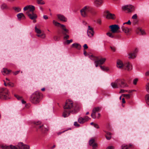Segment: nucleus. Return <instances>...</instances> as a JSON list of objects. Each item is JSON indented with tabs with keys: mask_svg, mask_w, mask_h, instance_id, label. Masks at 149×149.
I'll return each instance as SVG.
<instances>
[{
	"mask_svg": "<svg viewBox=\"0 0 149 149\" xmlns=\"http://www.w3.org/2000/svg\"><path fill=\"white\" fill-rule=\"evenodd\" d=\"M91 146H92L93 148V149H95L97 146V144L96 143H94Z\"/></svg>",
	"mask_w": 149,
	"mask_h": 149,
	"instance_id": "37998d69",
	"label": "nucleus"
},
{
	"mask_svg": "<svg viewBox=\"0 0 149 149\" xmlns=\"http://www.w3.org/2000/svg\"><path fill=\"white\" fill-rule=\"evenodd\" d=\"M95 114L96 113H95L94 112L92 111V113L91 114V116L92 118L95 119L96 118Z\"/></svg>",
	"mask_w": 149,
	"mask_h": 149,
	"instance_id": "58836bf2",
	"label": "nucleus"
},
{
	"mask_svg": "<svg viewBox=\"0 0 149 149\" xmlns=\"http://www.w3.org/2000/svg\"><path fill=\"white\" fill-rule=\"evenodd\" d=\"M43 97V94L40 93L38 92V102L39 100H41Z\"/></svg>",
	"mask_w": 149,
	"mask_h": 149,
	"instance_id": "7c9ffc66",
	"label": "nucleus"
},
{
	"mask_svg": "<svg viewBox=\"0 0 149 149\" xmlns=\"http://www.w3.org/2000/svg\"><path fill=\"white\" fill-rule=\"evenodd\" d=\"M8 8L7 5L5 3H3L1 6V8L2 9H7Z\"/></svg>",
	"mask_w": 149,
	"mask_h": 149,
	"instance_id": "473e14b6",
	"label": "nucleus"
},
{
	"mask_svg": "<svg viewBox=\"0 0 149 149\" xmlns=\"http://www.w3.org/2000/svg\"><path fill=\"white\" fill-rule=\"evenodd\" d=\"M72 47H74L78 49H80L81 48V46L80 45L77 43H74L72 45Z\"/></svg>",
	"mask_w": 149,
	"mask_h": 149,
	"instance_id": "b1692460",
	"label": "nucleus"
},
{
	"mask_svg": "<svg viewBox=\"0 0 149 149\" xmlns=\"http://www.w3.org/2000/svg\"><path fill=\"white\" fill-rule=\"evenodd\" d=\"M54 24L57 27H61L63 31H62V33L64 35H66L67 33H69V30L67 29L65 26L63 24H61L59 23L54 20L53 21Z\"/></svg>",
	"mask_w": 149,
	"mask_h": 149,
	"instance_id": "6e6552de",
	"label": "nucleus"
},
{
	"mask_svg": "<svg viewBox=\"0 0 149 149\" xmlns=\"http://www.w3.org/2000/svg\"><path fill=\"white\" fill-rule=\"evenodd\" d=\"M11 71L8 70L6 68H3L2 72L3 75L7 74H9L10 72Z\"/></svg>",
	"mask_w": 149,
	"mask_h": 149,
	"instance_id": "393cba45",
	"label": "nucleus"
},
{
	"mask_svg": "<svg viewBox=\"0 0 149 149\" xmlns=\"http://www.w3.org/2000/svg\"><path fill=\"white\" fill-rule=\"evenodd\" d=\"M131 145H130L129 146H128L126 144H123L122 146H121V149H129V148H130Z\"/></svg>",
	"mask_w": 149,
	"mask_h": 149,
	"instance_id": "cd10ccee",
	"label": "nucleus"
},
{
	"mask_svg": "<svg viewBox=\"0 0 149 149\" xmlns=\"http://www.w3.org/2000/svg\"><path fill=\"white\" fill-rule=\"evenodd\" d=\"M138 79H134L133 81V84L134 85H136L137 84V82L138 81Z\"/></svg>",
	"mask_w": 149,
	"mask_h": 149,
	"instance_id": "8fccbe9b",
	"label": "nucleus"
},
{
	"mask_svg": "<svg viewBox=\"0 0 149 149\" xmlns=\"http://www.w3.org/2000/svg\"><path fill=\"white\" fill-rule=\"evenodd\" d=\"M121 28L123 31L125 33L128 34L129 32V29L127 27L125 26H124L123 25L121 27Z\"/></svg>",
	"mask_w": 149,
	"mask_h": 149,
	"instance_id": "4be33fe9",
	"label": "nucleus"
},
{
	"mask_svg": "<svg viewBox=\"0 0 149 149\" xmlns=\"http://www.w3.org/2000/svg\"><path fill=\"white\" fill-rule=\"evenodd\" d=\"M89 119L88 116H85L84 118L80 117L78 120V121L80 124H83L85 122L88 120Z\"/></svg>",
	"mask_w": 149,
	"mask_h": 149,
	"instance_id": "2eb2a0df",
	"label": "nucleus"
},
{
	"mask_svg": "<svg viewBox=\"0 0 149 149\" xmlns=\"http://www.w3.org/2000/svg\"><path fill=\"white\" fill-rule=\"evenodd\" d=\"M136 33L139 35H143L146 34L144 30L139 28H138L136 30Z\"/></svg>",
	"mask_w": 149,
	"mask_h": 149,
	"instance_id": "aec40b11",
	"label": "nucleus"
},
{
	"mask_svg": "<svg viewBox=\"0 0 149 149\" xmlns=\"http://www.w3.org/2000/svg\"><path fill=\"white\" fill-rule=\"evenodd\" d=\"M137 15L136 14L134 15L132 17V19H137Z\"/></svg>",
	"mask_w": 149,
	"mask_h": 149,
	"instance_id": "6e6d98bb",
	"label": "nucleus"
},
{
	"mask_svg": "<svg viewBox=\"0 0 149 149\" xmlns=\"http://www.w3.org/2000/svg\"><path fill=\"white\" fill-rule=\"evenodd\" d=\"M100 109V108L99 107H95L93 109V111L96 113V112L99 111Z\"/></svg>",
	"mask_w": 149,
	"mask_h": 149,
	"instance_id": "e433bc0d",
	"label": "nucleus"
},
{
	"mask_svg": "<svg viewBox=\"0 0 149 149\" xmlns=\"http://www.w3.org/2000/svg\"><path fill=\"white\" fill-rule=\"evenodd\" d=\"M58 19H65L64 15L61 14H58L57 15Z\"/></svg>",
	"mask_w": 149,
	"mask_h": 149,
	"instance_id": "4c0bfd02",
	"label": "nucleus"
},
{
	"mask_svg": "<svg viewBox=\"0 0 149 149\" xmlns=\"http://www.w3.org/2000/svg\"><path fill=\"white\" fill-rule=\"evenodd\" d=\"M46 37V34L44 31L38 29V38L41 39H44Z\"/></svg>",
	"mask_w": 149,
	"mask_h": 149,
	"instance_id": "4468645a",
	"label": "nucleus"
},
{
	"mask_svg": "<svg viewBox=\"0 0 149 149\" xmlns=\"http://www.w3.org/2000/svg\"><path fill=\"white\" fill-rule=\"evenodd\" d=\"M100 66L101 69L103 71H106L109 70L108 68L104 66L100 65Z\"/></svg>",
	"mask_w": 149,
	"mask_h": 149,
	"instance_id": "f704fd0d",
	"label": "nucleus"
},
{
	"mask_svg": "<svg viewBox=\"0 0 149 149\" xmlns=\"http://www.w3.org/2000/svg\"><path fill=\"white\" fill-rule=\"evenodd\" d=\"M19 149H29V146L28 145H24L22 143H19L18 144Z\"/></svg>",
	"mask_w": 149,
	"mask_h": 149,
	"instance_id": "f3484780",
	"label": "nucleus"
},
{
	"mask_svg": "<svg viewBox=\"0 0 149 149\" xmlns=\"http://www.w3.org/2000/svg\"><path fill=\"white\" fill-rule=\"evenodd\" d=\"M7 85H8V86H9L11 87H13L14 86V84L13 83H12L10 82L7 83Z\"/></svg>",
	"mask_w": 149,
	"mask_h": 149,
	"instance_id": "a18cd8bd",
	"label": "nucleus"
},
{
	"mask_svg": "<svg viewBox=\"0 0 149 149\" xmlns=\"http://www.w3.org/2000/svg\"><path fill=\"white\" fill-rule=\"evenodd\" d=\"M146 89L147 91L149 93V83H148L146 85Z\"/></svg>",
	"mask_w": 149,
	"mask_h": 149,
	"instance_id": "49530a36",
	"label": "nucleus"
},
{
	"mask_svg": "<svg viewBox=\"0 0 149 149\" xmlns=\"http://www.w3.org/2000/svg\"><path fill=\"white\" fill-rule=\"evenodd\" d=\"M103 15L106 19H115L116 18L114 14L111 13L108 10L104 11L103 14Z\"/></svg>",
	"mask_w": 149,
	"mask_h": 149,
	"instance_id": "1a4fd4ad",
	"label": "nucleus"
},
{
	"mask_svg": "<svg viewBox=\"0 0 149 149\" xmlns=\"http://www.w3.org/2000/svg\"><path fill=\"white\" fill-rule=\"evenodd\" d=\"M106 135L105 136L107 139L109 140L111 138V134L109 132H106Z\"/></svg>",
	"mask_w": 149,
	"mask_h": 149,
	"instance_id": "a878e982",
	"label": "nucleus"
},
{
	"mask_svg": "<svg viewBox=\"0 0 149 149\" xmlns=\"http://www.w3.org/2000/svg\"><path fill=\"white\" fill-rule=\"evenodd\" d=\"M127 91L126 90H125L124 89H121L120 90V91L119 92V93H124L125 92H127Z\"/></svg>",
	"mask_w": 149,
	"mask_h": 149,
	"instance_id": "13d9d810",
	"label": "nucleus"
},
{
	"mask_svg": "<svg viewBox=\"0 0 149 149\" xmlns=\"http://www.w3.org/2000/svg\"><path fill=\"white\" fill-rule=\"evenodd\" d=\"M74 125L76 127H79L80 125L77 122H75L74 123Z\"/></svg>",
	"mask_w": 149,
	"mask_h": 149,
	"instance_id": "5fc2aeb1",
	"label": "nucleus"
},
{
	"mask_svg": "<svg viewBox=\"0 0 149 149\" xmlns=\"http://www.w3.org/2000/svg\"><path fill=\"white\" fill-rule=\"evenodd\" d=\"M94 31L93 29L90 26H89L87 31V34L88 36L89 37H93L94 34Z\"/></svg>",
	"mask_w": 149,
	"mask_h": 149,
	"instance_id": "dca6fc26",
	"label": "nucleus"
},
{
	"mask_svg": "<svg viewBox=\"0 0 149 149\" xmlns=\"http://www.w3.org/2000/svg\"><path fill=\"white\" fill-rule=\"evenodd\" d=\"M145 98L147 104L149 106V94H147L145 96Z\"/></svg>",
	"mask_w": 149,
	"mask_h": 149,
	"instance_id": "c85d7f7f",
	"label": "nucleus"
},
{
	"mask_svg": "<svg viewBox=\"0 0 149 149\" xmlns=\"http://www.w3.org/2000/svg\"><path fill=\"white\" fill-rule=\"evenodd\" d=\"M19 72V71H16L15 72H13V74L15 75H16L18 74V73Z\"/></svg>",
	"mask_w": 149,
	"mask_h": 149,
	"instance_id": "0e129e2a",
	"label": "nucleus"
},
{
	"mask_svg": "<svg viewBox=\"0 0 149 149\" xmlns=\"http://www.w3.org/2000/svg\"><path fill=\"white\" fill-rule=\"evenodd\" d=\"M13 8L15 12H20L21 10V9L19 7H14Z\"/></svg>",
	"mask_w": 149,
	"mask_h": 149,
	"instance_id": "72a5a7b5",
	"label": "nucleus"
},
{
	"mask_svg": "<svg viewBox=\"0 0 149 149\" xmlns=\"http://www.w3.org/2000/svg\"><path fill=\"white\" fill-rule=\"evenodd\" d=\"M133 6L130 5H126L122 7L124 11H127L128 13L133 11Z\"/></svg>",
	"mask_w": 149,
	"mask_h": 149,
	"instance_id": "ddd939ff",
	"label": "nucleus"
},
{
	"mask_svg": "<svg viewBox=\"0 0 149 149\" xmlns=\"http://www.w3.org/2000/svg\"><path fill=\"white\" fill-rule=\"evenodd\" d=\"M88 56L91 59L95 61V66L96 67H97L98 65H99V63L97 62V61L96 60L97 59H98V58L97 57L93 56L92 55L90 56L88 55Z\"/></svg>",
	"mask_w": 149,
	"mask_h": 149,
	"instance_id": "6ab92c4d",
	"label": "nucleus"
},
{
	"mask_svg": "<svg viewBox=\"0 0 149 149\" xmlns=\"http://www.w3.org/2000/svg\"><path fill=\"white\" fill-rule=\"evenodd\" d=\"M15 96L18 100H19L21 98H22V97L21 96H19L17 95H15Z\"/></svg>",
	"mask_w": 149,
	"mask_h": 149,
	"instance_id": "09e8293b",
	"label": "nucleus"
},
{
	"mask_svg": "<svg viewBox=\"0 0 149 149\" xmlns=\"http://www.w3.org/2000/svg\"><path fill=\"white\" fill-rule=\"evenodd\" d=\"M111 85L113 88H124L128 86V85L125 83V80L124 79H118L114 82L111 83Z\"/></svg>",
	"mask_w": 149,
	"mask_h": 149,
	"instance_id": "20e7f679",
	"label": "nucleus"
},
{
	"mask_svg": "<svg viewBox=\"0 0 149 149\" xmlns=\"http://www.w3.org/2000/svg\"><path fill=\"white\" fill-rule=\"evenodd\" d=\"M124 96L126 97L127 99H129L130 98V94H124Z\"/></svg>",
	"mask_w": 149,
	"mask_h": 149,
	"instance_id": "603ef678",
	"label": "nucleus"
},
{
	"mask_svg": "<svg viewBox=\"0 0 149 149\" xmlns=\"http://www.w3.org/2000/svg\"><path fill=\"white\" fill-rule=\"evenodd\" d=\"M97 62L99 63V64L102 65L103 64L106 60V59L105 58H102L100 59L99 60L97 59Z\"/></svg>",
	"mask_w": 149,
	"mask_h": 149,
	"instance_id": "5701e85b",
	"label": "nucleus"
},
{
	"mask_svg": "<svg viewBox=\"0 0 149 149\" xmlns=\"http://www.w3.org/2000/svg\"><path fill=\"white\" fill-rule=\"evenodd\" d=\"M1 148L2 149H10V146H7L6 145L2 146Z\"/></svg>",
	"mask_w": 149,
	"mask_h": 149,
	"instance_id": "ea45409f",
	"label": "nucleus"
},
{
	"mask_svg": "<svg viewBox=\"0 0 149 149\" xmlns=\"http://www.w3.org/2000/svg\"><path fill=\"white\" fill-rule=\"evenodd\" d=\"M95 142V139H92L90 140L89 142V144L90 146H91Z\"/></svg>",
	"mask_w": 149,
	"mask_h": 149,
	"instance_id": "c9c22d12",
	"label": "nucleus"
},
{
	"mask_svg": "<svg viewBox=\"0 0 149 149\" xmlns=\"http://www.w3.org/2000/svg\"><path fill=\"white\" fill-rule=\"evenodd\" d=\"M86 53H87V52H86V51L85 50H84V54L86 56Z\"/></svg>",
	"mask_w": 149,
	"mask_h": 149,
	"instance_id": "774afa93",
	"label": "nucleus"
},
{
	"mask_svg": "<svg viewBox=\"0 0 149 149\" xmlns=\"http://www.w3.org/2000/svg\"><path fill=\"white\" fill-rule=\"evenodd\" d=\"M103 0H94V5L97 7L101 6L103 3Z\"/></svg>",
	"mask_w": 149,
	"mask_h": 149,
	"instance_id": "a211bd4d",
	"label": "nucleus"
},
{
	"mask_svg": "<svg viewBox=\"0 0 149 149\" xmlns=\"http://www.w3.org/2000/svg\"><path fill=\"white\" fill-rule=\"evenodd\" d=\"M138 50L136 49L134 51L133 53H130L129 54V58H134L136 57V54Z\"/></svg>",
	"mask_w": 149,
	"mask_h": 149,
	"instance_id": "412c9836",
	"label": "nucleus"
},
{
	"mask_svg": "<svg viewBox=\"0 0 149 149\" xmlns=\"http://www.w3.org/2000/svg\"><path fill=\"white\" fill-rule=\"evenodd\" d=\"M17 17L18 19H20L21 18H25L24 15L22 13H20L17 15Z\"/></svg>",
	"mask_w": 149,
	"mask_h": 149,
	"instance_id": "c756f323",
	"label": "nucleus"
},
{
	"mask_svg": "<svg viewBox=\"0 0 149 149\" xmlns=\"http://www.w3.org/2000/svg\"><path fill=\"white\" fill-rule=\"evenodd\" d=\"M117 66L119 68H123L128 70H130L132 69V66L129 62L123 64L122 62L119 59L117 60Z\"/></svg>",
	"mask_w": 149,
	"mask_h": 149,
	"instance_id": "423d86ee",
	"label": "nucleus"
},
{
	"mask_svg": "<svg viewBox=\"0 0 149 149\" xmlns=\"http://www.w3.org/2000/svg\"><path fill=\"white\" fill-rule=\"evenodd\" d=\"M9 92L6 88H2L0 90V99L3 100L9 99Z\"/></svg>",
	"mask_w": 149,
	"mask_h": 149,
	"instance_id": "0eeeda50",
	"label": "nucleus"
},
{
	"mask_svg": "<svg viewBox=\"0 0 149 149\" xmlns=\"http://www.w3.org/2000/svg\"><path fill=\"white\" fill-rule=\"evenodd\" d=\"M109 28L111 29V31L112 33H115L117 32L120 29V27L118 25L114 24L110 25Z\"/></svg>",
	"mask_w": 149,
	"mask_h": 149,
	"instance_id": "9b49d317",
	"label": "nucleus"
},
{
	"mask_svg": "<svg viewBox=\"0 0 149 149\" xmlns=\"http://www.w3.org/2000/svg\"><path fill=\"white\" fill-rule=\"evenodd\" d=\"M66 35L64 37V39H68L69 38V36L68 35Z\"/></svg>",
	"mask_w": 149,
	"mask_h": 149,
	"instance_id": "052dcab7",
	"label": "nucleus"
},
{
	"mask_svg": "<svg viewBox=\"0 0 149 149\" xmlns=\"http://www.w3.org/2000/svg\"><path fill=\"white\" fill-rule=\"evenodd\" d=\"M93 126H94L95 127V128H97V129H98V128H99V125H98L97 124H95H95H94V125Z\"/></svg>",
	"mask_w": 149,
	"mask_h": 149,
	"instance_id": "4d7b16f0",
	"label": "nucleus"
},
{
	"mask_svg": "<svg viewBox=\"0 0 149 149\" xmlns=\"http://www.w3.org/2000/svg\"><path fill=\"white\" fill-rule=\"evenodd\" d=\"M115 147L114 146H109L107 147L106 149H114Z\"/></svg>",
	"mask_w": 149,
	"mask_h": 149,
	"instance_id": "de8ad7c7",
	"label": "nucleus"
},
{
	"mask_svg": "<svg viewBox=\"0 0 149 149\" xmlns=\"http://www.w3.org/2000/svg\"><path fill=\"white\" fill-rule=\"evenodd\" d=\"M107 35L110 37L112 38H116L118 36H116L115 35L112 34L110 32H108L107 33Z\"/></svg>",
	"mask_w": 149,
	"mask_h": 149,
	"instance_id": "bb28decb",
	"label": "nucleus"
},
{
	"mask_svg": "<svg viewBox=\"0 0 149 149\" xmlns=\"http://www.w3.org/2000/svg\"><path fill=\"white\" fill-rule=\"evenodd\" d=\"M64 110L63 113V116L64 118L68 116L70 113H76L79 111V107L78 105H74L73 101L68 100L66 101L65 106H64Z\"/></svg>",
	"mask_w": 149,
	"mask_h": 149,
	"instance_id": "f257e3e1",
	"label": "nucleus"
},
{
	"mask_svg": "<svg viewBox=\"0 0 149 149\" xmlns=\"http://www.w3.org/2000/svg\"><path fill=\"white\" fill-rule=\"evenodd\" d=\"M90 13H91L93 17H95L97 15V11L95 10H93L92 8V11L90 12Z\"/></svg>",
	"mask_w": 149,
	"mask_h": 149,
	"instance_id": "2f4dec72",
	"label": "nucleus"
},
{
	"mask_svg": "<svg viewBox=\"0 0 149 149\" xmlns=\"http://www.w3.org/2000/svg\"><path fill=\"white\" fill-rule=\"evenodd\" d=\"M94 21L99 24H100L101 22V19H95Z\"/></svg>",
	"mask_w": 149,
	"mask_h": 149,
	"instance_id": "79ce46f5",
	"label": "nucleus"
},
{
	"mask_svg": "<svg viewBox=\"0 0 149 149\" xmlns=\"http://www.w3.org/2000/svg\"><path fill=\"white\" fill-rule=\"evenodd\" d=\"M44 3V2L42 0H38V4L42 5Z\"/></svg>",
	"mask_w": 149,
	"mask_h": 149,
	"instance_id": "a19ab883",
	"label": "nucleus"
},
{
	"mask_svg": "<svg viewBox=\"0 0 149 149\" xmlns=\"http://www.w3.org/2000/svg\"><path fill=\"white\" fill-rule=\"evenodd\" d=\"M122 102L123 103H125V98H123L122 99Z\"/></svg>",
	"mask_w": 149,
	"mask_h": 149,
	"instance_id": "338daca9",
	"label": "nucleus"
},
{
	"mask_svg": "<svg viewBox=\"0 0 149 149\" xmlns=\"http://www.w3.org/2000/svg\"><path fill=\"white\" fill-rule=\"evenodd\" d=\"M131 24V22L130 20H129V21L126 22H125L123 23V25H124L125 24H128L129 25H130Z\"/></svg>",
	"mask_w": 149,
	"mask_h": 149,
	"instance_id": "864d4df0",
	"label": "nucleus"
},
{
	"mask_svg": "<svg viewBox=\"0 0 149 149\" xmlns=\"http://www.w3.org/2000/svg\"><path fill=\"white\" fill-rule=\"evenodd\" d=\"M35 7L32 5H27L24 7L23 10L26 15L30 19H36L37 17L35 12Z\"/></svg>",
	"mask_w": 149,
	"mask_h": 149,
	"instance_id": "7ed1b4c3",
	"label": "nucleus"
},
{
	"mask_svg": "<svg viewBox=\"0 0 149 149\" xmlns=\"http://www.w3.org/2000/svg\"><path fill=\"white\" fill-rule=\"evenodd\" d=\"M30 100L31 102L34 104H36L37 103V92L36 91L31 95Z\"/></svg>",
	"mask_w": 149,
	"mask_h": 149,
	"instance_id": "9d476101",
	"label": "nucleus"
},
{
	"mask_svg": "<svg viewBox=\"0 0 149 149\" xmlns=\"http://www.w3.org/2000/svg\"><path fill=\"white\" fill-rule=\"evenodd\" d=\"M92 8L88 6H86L83 7L80 10L81 14L84 17L89 16V13L92 11Z\"/></svg>",
	"mask_w": 149,
	"mask_h": 149,
	"instance_id": "39448f33",
	"label": "nucleus"
},
{
	"mask_svg": "<svg viewBox=\"0 0 149 149\" xmlns=\"http://www.w3.org/2000/svg\"><path fill=\"white\" fill-rule=\"evenodd\" d=\"M110 48L111 50H113V52H115L116 51V48L114 47H111Z\"/></svg>",
	"mask_w": 149,
	"mask_h": 149,
	"instance_id": "680f3d73",
	"label": "nucleus"
},
{
	"mask_svg": "<svg viewBox=\"0 0 149 149\" xmlns=\"http://www.w3.org/2000/svg\"><path fill=\"white\" fill-rule=\"evenodd\" d=\"M145 75L146 76H149V71L145 73Z\"/></svg>",
	"mask_w": 149,
	"mask_h": 149,
	"instance_id": "69168bd1",
	"label": "nucleus"
},
{
	"mask_svg": "<svg viewBox=\"0 0 149 149\" xmlns=\"http://www.w3.org/2000/svg\"><path fill=\"white\" fill-rule=\"evenodd\" d=\"M73 41L71 39L70 40H66L67 43L68 45L70 43L72 42Z\"/></svg>",
	"mask_w": 149,
	"mask_h": 149,
	"instance_id": "3c124183",
	"label": "nucleus"
},
{
	"mask_svg": "<svg viewBox=\"0 0 149 149\" xmlns=\"http://www.w3.org/2000/svg\"><path fill=\"white\" fill-rule=\"evenodd\" d=\"M38 129H40L42 132L44 133H45L47 131H48L49 129L48 127H44L43 125H40V122L38 121Z\"/></svg>",
	"mask_w": 149,
	"mask_h": 149,
	"instance_id": "f8f14e48",
	"label": "nucleus"
},
{
	"mask_svg": "<svg viewBox=\"0 0 149 149\" xmlns=\"http://www.w3.org/2000/svg\"><path fill=\"white\" fill-rule=\"evenodd\" d=\"M84 49H87L88 48V47L86 44H85L83 46Z\"/></svg>",
	"mask_w": 149,
	"mask_h": 149,
	"instance_id": "bf43d9fd",
	"label": "nucleus"
},
{
	"mask_svg": "<svg viewBox=\"0 0 149 149\" xmlns=\"http://www.w3.org/2000/svg\"><path fill=\"white\" fill-rule=\"evenodd\" d=\"M11 149H18L15 146H13L12 145H10V148Z\"/></svg>",
	"mask_w": 149,
	"mask_h": 149,
	"instance_id": "c03bdc74",
	"label": "nucleus"
},
{
	"mask_svg": "<svg viewBox=\"0 0 149 149\" xmlns=\"http://www.w3.org/2000/svg\"><path fill=\"white\" fill-rule=\"evenodd\" d=\"M35 7L32 5H27L24 7L23 10L26 15L30 19H36L37 17L35 12Z\"/></svg>",
	"mask_w": 149,
	"mask_h": 149,
	"instance_id": "f03ea898",
	"label": "nucleus"
},
{
	"mask_svg": "<svg viewBox=\"0 0 149 149\" xmlns=\"http://www.w3.org/2000/svg\"><path fill=\"white\" fill-rule=\"evenodd\" d=\"M54 39L55 41H58V38L56 36H55L54 37Z\"/></svg>",
	"mask_w": 149,
	"mask_h": 149,
	"instance_id": "e2e57ef3",
	"label": "nucleus"
}]
</instances>
